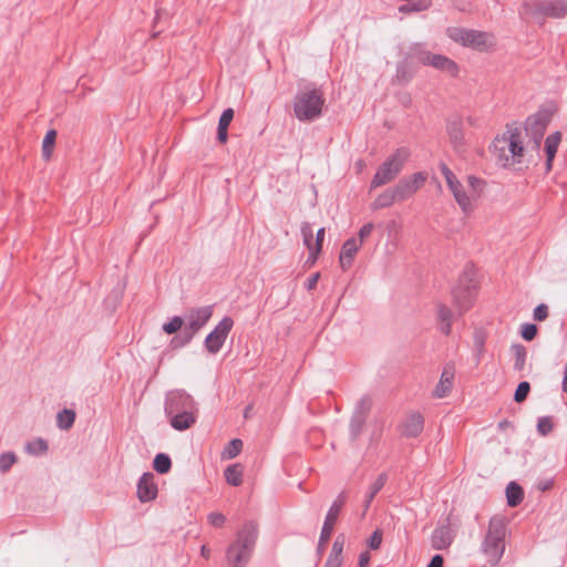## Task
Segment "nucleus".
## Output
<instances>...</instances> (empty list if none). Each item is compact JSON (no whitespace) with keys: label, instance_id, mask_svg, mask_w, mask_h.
I'll return each mask as SVG.
<instances>
[{"label":"nucleus","instance_id":"5701e85b","mask_svg":"<svg viewBox=\"0 0 567 567\" xmlns=\"http://www.w3.org/2000/svg\"><path fill=\"white\" fill-rule=\"evenodd\" d=\"M446 132L450 142L455 150H458L464 145V132L461 120L450 121L446 125Z\"/></svg>","mask_w":567,"mask_h":567},{"label":"nucleus","instance_id":"bf43d9fd","mask_svg":"<svg viewBox=\"0 0 567 567\" xmlns=\"http://www.w3.org/2000/svg\"><path fill=\"white\" fill-rule=\"evenodd\" d=\"M444 559L441 555L436 554L432 557L427 567H443Z\"/></svg>","mask_w":567,"mask_h":567},{"label":"nucleus","instance_id":"4d7b16f0","mask_svg":"<svg viewBox=\"0 0 567 567\" xmlns=\"http://www.w3.org/2000/svg\"><path fill=\"white\" fill-rule=\"evenodd\" d=\"M320 278V274L319 272H315L312 274L308 279L307 281L305 282V287L306 289L308 290H312L316 288L317 284H318V280Z\"/></svg>","mask_w":567,"mask_h":567},{"label":"nucleus","instance_id":"20e7f679","mask_svg":"<svg viewBox=\"0 0 567 567\" xmlns=\"http://www.w3.org/2000/svg\"><path fill=\"white\" fill-rule=\"evenodd\" d=\"M522 16L534 19L543 25L546 19H564L567 16V0H533L522 4Z\"/></svg>","mask_w":567,"mask_h":567},{"label":"nucleus","instance_id":"aec40b11","mask_svg":"<svg viewBox=\"0 0 567 567\" xmlns=\"http://www.w3.org/2000/svg\"><path fill=\"white\" fill-rule=\"evenodd\" d=\"M439 71L447 73L452 78H456L460 72V68L455 61L446 55L433 53L431 56L430 65Z\"/></svg>","mask_w":567,"mask_h":567},{"label":"nucleus","instance_id":"5fc2aeb1","mask_svg":"<svg viewBox=\"0 0 567 567\" xmlns=\"http://www.w3.org/2000/svg\"><path fill=\"white\" fill-rule=\"evenodd\" d=\"M548 317V307L545 303L538 305L533 312V318L537 321H543Z\"/></svg>","mask_w":567,"mask_h":567},{"label":"nucleus","instance_id":"49530a36","mask_svg":"<svg viewBox=\"0 0 567 567\" xmlns=\"http://www.w3.org/2000/svg\"><path fill=\"white\" fill-rule=\"evenodd\" d=\"M554 424L550 416H542L537 422V431L542 435H547L553 431Z\"/></svg>","mask_w":567,"mask_h":567},{"label":"nucleus","instance_id":"0eeeda50","mask_svg":"<svg viewBox=\"0 0 567 567\" xmlns=\"http://www.w3.org/2000/svg\"><path fill=\"white\" fill-rule=\"evenodd\" d=\"M446 35L454 42L480 52H486L495 45V37L491 32L460 27L446 29Z\"/></svg>","mask_w":567,"mask_h":567},{"label":"nucleus","instance_id":"338daca9","mask_svg":"<svg viewBox=\"0 0 567 567\" xmlns=\"http://www.w3.org/2000/svg\"><path fill=\"white\" fill-rule=\"evenodd\" d=\"M355 166H357L358 171L360 172V171H362V169H363V167L365 166V163H364V161H363V159H359V161L355 163Z\"/></svg>","mask_w":567,"mask_h":567},{"label":"nucleus","instance_id":"c85d7f7f","mask_svg":"<svg viewBox=\"0 0 567 567\" xmlns=\"http://www.w3.org/2000/svg\"><path fill=\"white\" fill-rule=\"evenodd\" d=\"M410 54L419 63L423 65H430L431 56L433 53L424 48L422 43H414L410 48Z\"/></svg>","mask_w":567,"mask_h":567},{"label":"nucleus","instance_id":"7ed1b4c3","mask_svg":"<svg viewBox=\"0 0 567 567\" xmlns=\"http://www.w3.org/2000/svg\"><path fill=\"white\" fill-rule=\"evenodd\" d=\"M323 105L324 96L320 89L301 90L293 99V113L300 122H310L321 115Z\"/></svg>","mask_w":567,"mask_h":567},{"label":"nucleus","instance_id":"680f3d73","mask_svg":"<svg viewBox=\"0 0 567 567\" xmlns=\"http://www.w3.org/2000/svg\"><path fill=\"white\" fill-rule=\"evenodd\" d=\"M369 561H370L369 551H363L359 555V561H358L359 567H367L369 565Z\"/></svg>","mask_w":567,"mask_h":567},{"label":"nucleus","instance_id":"f3484780","mask_svg":"<svg viewBox=\"0 0 567 567\" xmlns=\"http://www.w3.org/2000/svg\"><path fill=\"white\" fill-rule=\"evenodd\" d=\"M455 370L452 364H446L443 368V371L440 377V381L435 385L433 390V396L436 399H443L445 398L453 388V381H454Z\"/></svg>","mask_w":567,"mask_h":567},{"label":"nucleus","instance_id":"a19ab883","mask_svg":"<svg viewBox=\"0 0 567 567\" xmlns=\"http://www.w3.org/2000/svg\"><path fill=\"white\" fill-rule=\"evenodd\" d=\"M193 336L190 332L186 331L185 329H183V331L175 336L172 340H171V346L173 348H182V347H185L187 346L192 340H193Z\"/></svg>","mask_w":567,"mask_h":567},{"label":"nucleus","instance_id":"69168bd1","mask_svg":"<svg viewBox=\"0 0 567 567\" xmlns=\"http://www.w3.org/2000/svg\"><path fill=\"white\" fill-rule=\"evenodd\" d=\"M200 553H202L203 557H205V558L209 557V549L205 545L202 546Z\"/></svg>","mask_w":567,"mask_h":567},{"label":"nucleus","instance_id":"ea45409f","mask_svg":"<svg viewBox=\"0 0 567 567\" xmlns=\"http://www.w3.org/2000/svg\"><path fill=\"white\" fill-rule=\"evenodd\" d=\"M55 136H56V133L54 130H50L47 135L44 136L43 138V143H42V153H43V156L49 158L50 155H51V152H52V147L54 145V142H55Z\"/></svg>","mask_w":567,"mask_h":567},{"label":"nucleus","instance_id":"cd10ccee","mask_svg":"<svg viewBox=\"0 0 567 567\" xmlns=\"http://www.w3.org/2000/svg\"><path fill=\"white\" fill-rule=\"evenodd\" d=\"M511 351L514 355V370L523 371L525 369L527 350L522 343H514L511 347Z\"/></svg>","mask_w":567,"mask_h":567},{"label":"nucleus","instance_id":"72a5a7b5","mask_svg":"<svg viewBox=\"0 0 567 567\" xmlns=\"http://www.w3.org/2000/svg\"><path fill=\"white\" fill-rule=\"evenodd\" d=\"M154 470L159 474H166L172 467L171 457L165 453H158L153 461Z\"/></svg>","mask_w":567,"mask_h":567},{"label":"nucleus","instance_id":"6e6552de","mask_svg":"<svg viewBox=\"0 0 567 567\" xmlns=\"http://www.w3.org/2000/svg\"><path fill=\"white\" fill-rule=\"evenodd\" d=\"M411 153L406 147L396 148L378 168L372 177L370 188H378L392 182L403 169Z\"/></svg>","mask_w":567,"mask_h":567},{"label":"nucleus","instance_id":"bb28decb","mask_svg":"<svg viewBox=\"0 0 567 567\" xmlns=\"http://www.w3.org/2000/svg\"><path fill=\"white\" fill-rule=\"evenodd\" d=\"M507 504L511 507L517 506L524 498V491L516 482H511L506 487Z\"/></svg>","mask_w":567,"mask_h":567},{"label":"nucleus","instance_id":"412c9836","mask_svg":"<svg viewBox=\"0 0 567 567\" xmlns=\"http://www.w3.org/2000/svg\"><path fill=\"white\" fill-rule=\"evenodd\" d=\"M449 189L465 215H468L474 210L472 196L465 192L461 182L456 183L455 186H451Z\"/></svg>","mask_w":567,"mask_h":567},{"label":"nucleus","instance_id":"ddd939ff","mask_svg":"<svg viewBox=\"0 0 567 567\" xmlns=\"http://www.w3.org/2000/svg\"><path fill=\"white\" fill-rule=\"evenodd\" d=\"M371 408L372 400L368 395L357 402L349 423V434L352 441H357L361 435Z\"/></svg>","mask_w":567,"mask_h":567},{"label":"nucleus","instance_id":"3c124183","mask_svg":"<svg viewBox=\"0 0 567 567\" xmlns=\"http://www.w3.org/2000/svg\"><path fill=\"white\" fill-rule=\"evenodd\" d=\"M207 519L210 525L218 528L223 527L226 522L225 515L217 512L209 513Z\"/></svg>","mask_w":567,"mask_h":567},{"label":"nucleus","instance_id":"f8f14e48","mask_svg":"<svg viewBox=\"0 0 567 567\" xmlns=\"http://www.w3.org/2000/svg\"><path fill=\"white\" fill-rule=\"evenodd\" d=\"M346 499H347L346 493L341 492L337 496V498L333 501L332 505L330 506V508L326 515L322 528H321V533H320V537H319V542H318V551H322L326 544L330 539L334 524L339 517V514H340L343 505L346 504Z\"/></svg>","mask_w":567,"mask_h":567},{"label":"nucleus","instance_id":"13d9d810","mask_svg":"<svg viewBox=\"0 0 567 567\" xmlns=\"http://www.w3.org/2000/svg\"><path fill=\"white\" fill-rule=\"evenodd\" d=\"M342 563L343 557H334L329 555L323 567H341Z\"/></svg>","mask_w":567,"mask_h":567},{"label":"nucleus","instance_id":"9b49d317","mask_svg":"<svg viewBox=\"0 0 567 567\" xmlns=\"http://www.w3.org/2000/svg\"><path fill=\"white\" fill-rule=\"evenodd\" d=\"M233 327L234 320L228 316L224 317L205 338L204 347L207 352L212 354L219 352Z\"/></svg>","mask_w":567,"mask_h":567},{"label":"nucleus","instance_id":"9d476101","mask_svg":"<svg viewBox=\"0 0 567 567\" xmlns=\"http://www.w3.org/2000/svg\"><path fill=\"white\" fill-rule=\"evenodd\" d=\"M551 114L546 110H539L529 115L525 121L526 134L533 140L534 146L537 151L540 148V143L544 137L547 125L550 122Z\"/></svg>","mask_w":567,"mask_h":567},{"label":"nucleus","instance_id":"052dcab7","mask_svg":"<svg viewBox=\"0 0 567 567\" xmlns=\"http://www.w3.org/2000/svg\"><path fill=\"white\" fill-rule=\"evenodd\" d=\"M227 130L228 128H224V127H217V140L219 141V143L221 144H225L228 140V133H227Z\"/></svg>","mask_w":567,"mask_h":567},{"label":"nucleus","instance_id":"2f4dec72","mask_svg":"<svg viewBox=\"0 0 567 567\" xmlns=\"http://www.w3.org/2000/svg\"><path fill=\"white\" fill-rule=\"evenodd\" d=\"M391 188L398 202H403L415 194L405 178L400 179L399 183Z\"/></svg>","mask_w":567,"mask_h":567},{"label":"nucleus","instance_id":"79ce46f5","mask_svg":"<svg viewBox=\"0 0 567 567\" xmlns=\"http://www.w3.org/2000/svg\"><path fill=\"white\" fill-rule=\"evenodd\" d=\"M183 319L179 316H174L168 322L164 323L162 329L167 334L176 333L183 327Z\"/></svg>","mask_w":567,"mask_h":567},{"label":"nucleus","instance_id":"a211bd4d","mask_svg":"<svg viewBox=\"0 0 567 567\" xmlns=\"http://www.w3.org/2000/svg\"><path fill=\"white\" fill-rule=\"evenodd\" d=\"M361 246V241H358L355 237H351L343 243L339 256V264L342 270H347L352 266L354 257Z\"/></svg>","mask_w":567,"mask_h":567},{"label":"nucleus","instance_id":"864d4df0","mask_svg":"<svg viewBox=\"0 0 567 567\" xmlns=\"http://www.w3.org/2000/svg\"><path fill=\"white\" fill-rule=\"evenodd\" d=\"M383 539V534L380 529H375L369 538V547L371 549L380 548Z\"/></svg>","mask_w":567,"mask_h":567},{"label":"nucleus","instance_id":"a18cd8bd","mask_svg":"<svg viewBox=\"0 0 567 567\" xmlns=\"http://www.w3.org/2000/svg\"><path fill=\"white\" fill-rule=\"evenodd\" d=\"M17 458L14 453L6 452L0 455V471L6 473L16 463Z\"/></svg>","mask_w":567,"mask_h":567},{"label":"nucleus","instance_id":"4c0bfd02","mask_svg":"<svg viewBox=\"0 0 567 567\" xmlns=\"http://www.w3.org/2000/svg\"><path fill=\"white\" fill-rule=\"evenodd\" d=\"M301 234L303 237V244L307 246L309 250V259H312V252H313V243H312V229L311 226L308 223H305L301 226Z\"/></svg>","mask_w":567,"mask_h":567},{"label":"nucleus","instance_id":"b1692460","mask_svg":"<svg viewBox=\"0 0 567 567\" xmlns=\"http://www.w3.org/2000/svg\"><path fill=\"white\" fill-rule=\"evenodd\" d=\"M396 200L395 195L392 188H386L381 194H379L375 199L371 203L372 210H379L383 208L391 207Z\"/></svg>","mask_w":567,"mask_h":567},{"label":"nucleus","instance_id":"6ab92c4d","mask_svg":"<svg viewBox=\"0 0 567 567\" xmlns=\"http://www.w3.org/2000/svg\"><path fill=\"white\" fill-rule=\"evenodd\" d=\"M454 535L449 524L436 527L431 535V545L436 550H443L451 546Z\"/></svg>","mask_w":567,"mask_h":567},{"label":"nucleus","instance_id":"6e6d98bb","mask_svg":"<svg viewBox=\"0 0 567 567\" xmlns=\"http://www.w3.org/2000/svg\"><path fill=\"white\" fill-rule=\"evenodd\" d=\"M374 228V225L372 223L364 224L358 231V241H361V245L363 244L364 239L368 238L372 230Z\"/></svg>","mask_w":567,"mask_h":567},{"label":"nucleus","instance_id":"473e14b6","mask_svg":"<svg viewBox=\"0 0 567 567\" xmlns=\"http://www.w3.org/2000/svg\"><path fill=\"white\" fill-rule=\"evenodd\" d=\"M432 3V0H410L399 7V11L402 13L419 12L427 9Z\"/></svg>","mask_w":567,"mask_h":567},{"label":"nucleus","instance_id":"393cba45","mask_svg":"<svg viewBox=\"0 0 567 567\" xmlns=\"http://www.w3.org/2000/svg\"><path fill=\"white\" fill-rule=\"evenodd\" d=\"M243 466L238 463L228 465L224 472L226 482L231 486H239L243 483Z\"/></svg>","mask_w":567,"mask_h":567},{"label":"nucleus","instance_id":"c03bdc74","mask_svg":"<svg viewBox=\"0 0 567 567\" xmlns=\"http://www.w3.org/2000/svg\"><path fill=\"white\" fill-rule=\"evenodd\" d=\"M439 167H440L442 175L445 178V182H446V185L449 188L453 185L455 186V184L460 182L457 179L456 175L449 168V166L444 162H441Z\"/></svg>","mask_w":567,"mask_h":567},{"label":"nucleus","instance_id":"58836bf2","mask_svg":"<svg viewBox=\"0 0 567 567\" xmlns=\"http://www.w3.org/2000/svg\"><path fill=\"white\" fill-rule=\"evenodd\" d=\"M427 175L424 172H417L405 178L412 189L416 193L426 182Z\"/></svg>","mask_w":567,"mask_h":567},{"label":"nucleus","instance_id":"423d86ee","mask_svg":"<svg viewBox=\"0 0 567 567\" xmlns=\"http://www.w3.org/2000/svg\"><path fill=\"white\" fill-rule=\"evenodd\" d=\"M493 152L499 159L513 163H522L524 146L522 133L518 127H508L501 136L493 141Z\"/></svg>","mask_w":567,"mask_h":567},{"label":"nucleus","instance_id":"39448f33","mask_svg":"<svg viewBox=\"0 0 567 567\" xmlns=\"http://www.w3.org/2000/svg\"><path fill=\"white\" fill-rule=\"evenodd\" d=\"M505 535L506 526L504 520L499 517L491 518L481 550L492 565H496L505 551Z\"/></svg>","mask_w":567,"mask_h":567},{"label":"nucleus","instance_id":"2eb2a0df","mask_svg":"<svg viewBox=\"0 0 567 567\" xmlns=\"http://www.w3.org/2000/svg\"><path fill=\"white\" fill-rule=\"evenodd\" d=\"M157 486L154 482V475L150 472L144 473L137 482V498L142 503H147L156 498Z\"/></svg>","mask_w":567,"mask_h":567},{"label":"nucleus","instance_id":"09e8293b","mask_svg":"<svg viewBox=\"0 0 567 567\" xmlns=\"http://www.w3.org/2000/svg\"><path fill=\"white\" fill-rule=\"evenodd\" d=\"M537 333V327L534 323H524L522 326L520 334L526 341H532Z\"/></svg>","mask_w":567,"mask_h":567},{"label":"nucleus","instance_id":"0e129e2a","mask_svg":"<svg viewBox=\"0 0 567 567\" xmlns=\"http://www.w3.org/2000/svg\"><path fill=\"white\" fill-rule=\"evenodd\" d=\"M563 392L567 393V362L564 369V379L561 384Z\"/></svg>","mask_w":567,"mask_h":567},{"label":"nucleus","instance_id":"f704fd0d","mask_svg":"<svg viewBox=\"0 0 567 567\" xmlns=\"http://www.w3.org/2000/svg\"><path fill=\"white\" fill-rule=\"evenodd\" d=\"M25 451L31 455H41L48 451V443L45 440L38 437L27 443Z\"/></svg>","mask_w":567,"mask_h":567},{"label":"nucleus","instance_id":"774afa93","mask_svg":"<svg viewBox=\"0 0 567 567\" xmlns=\"http://www.w3.org/2000/svg\"><path fill=\"white\" fill-rule=\"evenodd\" d=\"M509 425H511V423L508 421L504 420V421L499 422L498 427L504 429Z\"/></svg>","mask_w":567,"mask_h":567},{"label":"nucleus","instance_id":"c756f323","mask_svg":"<svg viewBox=\"0 0 567 567\" xmlns=\"http://www.w3.org/2000/svg\"><path fill=\"white\" fill-rule=\"evenodd\" d=\"M437 318L441 322V331L449 336L452 328V311L445 305H440L437 308Z\"/></svg>","mask_w":567,"mask_h":567},{"label":"nucleus","instance_id":"f03ea898","mask_svg":"<svg viewBox=\"0 0 567 567\" xmlns=\"http://www.w3.org/2000/svg\"><path fill=\"white\" fill-rule=\"evenodd\" d=\"M258 536V526L252 520L243 524L236 540L229 545L226 558L230 567H244L250 558Z\"/></svg>","mask_w":567,"mask_h":567},{"label":"nucleus","instance_id":"c9c22d12","mask_svg":"<svg viewBox=\"0 0 567 567\" xmlns=\"http://www.w3.org/2000/svg\"><path fill=\"white\" fill-rule=\"evenodd\" d=\"M243 449V441L240 439H233L224 449L223 457L226 460L235 458Z\"/></svg>","mask_w":567,"mask_h":567},{"label":"nucleus","instance_id":"603ef678","mask_svg":"<svg viewBox=\"0 0 567 567\" xmlns=\"http://www.w3.org/2000/svg\"><path fill=\"white\" fill-rule=\"evenodd\" d=\"M343 547L344 538L343 536H338L332 544V548L329 555L334 557H342Z\"/></svg>","mask_w":567,"mask_h":567},{"label":"nucleus","instance_id":"e2e57ef3","mask_svg":"<svg viewBox=\"0 0 567 567\" xmlns=\"http://www.w3.org/2000/svg\"><path fill=\"white\" fill-rule=\"evenodd\" d=\"M551 485H553V481H544L538 484V489L544 492V491L549 489L551 487Z\"/></svg>","mask_w":567,"mask_h":567},{"label":"nucleus","instance_id":"1a4fd4ad","mask_svg":"<svg viewBox=\"0 0 567 567\" xmlns=\"http://www.w3.org/2000/svg\"><path fill=\"white\" fill-rule=\"evenodd\" d=\"M477 285L472 275L464 272L452 289V297L460 313L467 311L476 297Z\"/></svg>","mask_w":567,"mask_h":567},{"label":"nucleus","instance_id":"4468645a","mask_svg":"<svg viewBox=\"0 0 567 567\" xmlns=\"http://www.w3.org/2000/svg\"><path fill=\"white\" fill-rule=\"evenodd\" d=\"M213 306H204L192 309L187 316V323L184 329L194 337L212 318Z\"/></svg>","mask_w":567,"mask_h":567},{"label":"nucleus","instance_id":"37998d69","mask_svg":"<svg viewBox=\"0 0 567 567\" xmlns=\"http://www.w3.org/2000/svg\"><path fill=\"white\" fill-rule=\"evenodd\" d=\"M529 391H530V384L527 381H522L515 390L514 401L517 403L525 401Z\"/></svg>","mask_w":567,"mask_h":567},{"label":"nucleus","instance_id":"a878e982","mask_svg":"<svg viewBox=\"0 0 567 567\" xmlns=\"http://www.w3.org/2000/svg\"><path fill=\"white\" fill-rule=\"evenodd\" d=\"M388 480V475L385 473H381L377 480L371 484L369 487L367 495H365V502H364V508L365 511L370 507L373 498L375 495L383 488Z\"/></svg>","mask_w":567,"mask_h":567},{"label":"nucleus","instance_id":"4be33fe9","mask_svg":"<svg viewBox=\"0 0 567 567\" xmlns=\"http://www.w3.org/2000/svg\"><path fill=\"white\" fill-rule=\"evenodd\" d=\"M561 141V133L556 131L549 134L545 140V152H546V171L549 172L553 168V161L557 153L558 146Z\"/></svg>","mask_w":567,"mask_h":567},{"label":"nucleus","instance_id":"7c9ffc66","mask_svg":"<svg viewBox=\"0 0 567 567\" xmlns=\"http://www.w3.org/2000/svg\"><path fill=\"white\" fill-rule=\"evenodd\" d=\"M75 412L70 409H63L56 414V425L61 430H69L73 426L75 421Z\"/></svg>","mask_w":567,"mask_h":567},{"label":"nucleus","instance_id":"dca6fc26","mask_svg":"<svg viewBox=\"0 0 567 567\" xmlns=\"http://www.w3.org/2000/svg\"><path fill=\"white\" fill-rule=\"evenodd\" d=\"M424 429V417L420 412H412L401 424V434L408 439L417 437Z\"/></svg>","mask_w":567,"mask_h":567},{"label":"nucleus","instance_id":"de8ad7c7","mask_svg":"<svg viewBox=\"0 0 567 567\" xmlns=\"http://www.w3.org/2000/svg\"><path fill=\"white\" fill-rule=\"evenodd\" d=\"M323 239H324V228H320V229H318V231L316 234V241L313 243V252H312L313 261L318 258V256L322 249Z\"/></svg>","mask_w":567,"mask_h":567},{"label":"nucleus","instance_id":"8fccbe9b","mask_svg":"<svg viewBox=\"0 0 567 567\" xmlns=\"http://www.w3.org/2000/svg\"><path fill=\"white\" fill-rule=\"evenodd\" d=\"M233 118H234V110L231 107L224 110L219 117L217 127L228 128Z\"/></svg>","mask_w":567,"mask_h":567},{"label":"nucleus","instance_id":"e433bc0d","mask_svg":"<svg viewBox=\"0 0 567 567\" xmlns=\"http://www.w3.org/2000/svg\"><path fill=\"white\" fill-rule=\"evenodd\" d=\"M467 184L472 189V199L478 198L483 193L485 182L474 175L467 176Z\"/></svg>","mask_w":567,"mask_h":567},{"label":"nucleus","instance_id":"f257e3e1","mask_svg":"<svg viewBox=\"0 0 567 567\" xmlns=\"http://www.w3.org/2000/svg\"><path fill=\"white\" fill-rule=\"evenodd\" d=\"M164 413L176 431H186L197 421L198 406L185 390L175 389L165 394Z\"/></svg>","mask_w":567,"mask_h":567}]
</instances>
